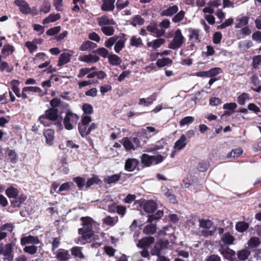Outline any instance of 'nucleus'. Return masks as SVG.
<instances>
[{
    "label": "nucleus",
    "instance_id": "f257e3e1",
    "mask_svg": "<svg viewBox=\"0 0 261 261\" xmlns=\"http://www.w3.org/2000/svg\"><path fill=\"white\" fill-rule=\"evenodd\" d=\"M83 227L78 229L79 233L81 236L78 239L77 243L85 244L90 242L94 235L93 227L95 226L96 223L89 217H84L81 218Z\"/></svg>",
    "mask_w": 261,
    "mask_h": 261
},
{
    "label": "nucleus",
    "instance_id": "f03ea898",
    "mask_svg": "<svg viewBox=\"0 0 261 261\" xmlns=\"http://www.w3.org/2000/svg\"><path fill=\"white\" fill-rule=\"evenodd\" d=\"M91 117L88 115H83L82 117L81 122L78 124L79 133L82 137H85L90 134L91 132L97 127V124L92 123L90 126L89 124L91 122Z\"/></svg>",
    "mask_w": 261,
    "mask_h": 261
},
{
    "label": "nucleus",
    "instance_id": "7ed1b4c3",
    "mask_svg": "<svg viewBox=\"0 0 261 261\" xmlns=\"http://www.w3.org/2000/svg\"><path fill=\"white\" fill-rule=\"evenodd\" d=\"M58 111L55 108H50L47 110L43 115L40 116L38 120L45 126H48L51 124V121H56L58 118Z\"/></svg>",
    "mask_w": 261,
    "mask_h": 261
},
{
    "label": "nucleus",
    "instance_id": "20e7f679",
    "mask_svg": "<svg viewBox=\"0 0 261 261\" xmlns=\"http://www.w3.org/2000/svg\"><path fill=\"white\" fill-rule=\"evenodd\" d=\"M185 38L180 29H177L174 34L172 40L169 43L168 47L173 50L179 48L184 43Z\"/></svg>",
    "mask_w": 261,
    "mask_h": 261
},
{
    "label": "nucleus",
    "instance_id": "39448f33",
    "mask_svg": "<svg viewBox=\"0 0 261 261\" xmlns=\"http://www.w3.org/2000/svg\"><path fill=\"white\" fill-rule=\"evenodd\" d=\"M79 119V117L71 112H67L64 120L63 124L65 128L67 130H71L76 125Z\"/></svg>",
    "mask_w": 261,
    "mask_h": 261
},
{
    "label": "nucleus",
    "instance_id": "423d86ee",
    "mask_svg": "<svg viewBox=\"0 0 261 261\" xmlns=\"http://www.w3.org/2000/svg\"><path fill=\"white\" fill-rule=\"evenodd\" d=\"M169 242L166 240H160L154 244L153 247L151 250L152 255L159 256L161 255V251L168 248Z\"/></svg>",
    "mask_w": 261,
    "mask_h": 261
},
{
    "label": "nucleus",
    "instance_id": "0eeeda50",
    "mask_svg": "<svg viewBox=\"0 0 261 261\" xmlns=\"http://www.w3.org/2000/svg\"><path fill=\"white\" fill-rule=\"evenodd\" d=\"M219 251L223 256L224 258L230 261H234L236 252L228 247L224 248L223 245L221 244Z\"/></svg>",
    "mask_w": 261,
    "mask_h": 261
},
{
    "label": "nucleus",
    "instance_id": "6e6552de",
    "mask_svg": "<svg viewBox=\"0 0 261 261\" xmlns=\"http://www.w3.org/2000/svg\"><path fill=\"white\" fill-rule=\"evenodd\" d=\"M146 30L156 37H161L165 34V31L161 30L154 22H151L148 25Z\"/></svg>",
    "mask_w": 261,
    "mask_h": 261
},
{
    "label": "nucleus",
    "instance_id": "1a4fd4ad",
    "mask_svg": "<svg viewBox=\"0 0 261 261\" xmlns=\"http://www.w3.org/2000/svg\"><path fill=\"white\" fill-rule=\"evenodd\" d=\"M126 41V38L124 34L117 36L114 46V50L116 53H119L124 47Z\"/></svg>",
    "mask_w": 261,
    "mask_h": 261
},
{
    "label": "nucleus",
    "instance_id": "9d476101",
    "mask_svg": "<svg viewBox=\"0 0 261 261\" xmlns=\"http://www.w3.org/2000/svg\"><path fill=\"white\" fill-rule=\"evenodd\" d=\"M235 240L236 239L229 232H226L221 237L220 245L221 244L223 245V246L224 245H231L233 244Z\"/></svg>",
    "mask_w": 261,
    "mask_h": 261
},
{
    "label": "nucleus",
    "instance_id": "9b49d317",
    "mask_svg": "<svg viewBox=\"0 0 261 261\" xmlns=\"http://www.w3.org/2000/svg\"><path fill=\"white\" fill-rule=\"evenodd\" d=\"M14 3L19 7L20 12L24 14L31 13V8L24 0H15Z\"/></svg>",
    "mask_w": 261,
    "mask_h": 261
},
{
    "label": "nucleus",
    "instance_id": "f8f14e48",
    "mask_svg": "<svg viewBox=\"0 0 261 261\" xmlns=\"http://www.w3.org/2000/svg\"><path fill=\"white\" fill-rule=\"evenodd\" d=\"M74 53V52L73 50H68L67 52L60 55L58 64V66H61L68 63L70 60L71 57Z\"/></svg>",
    "mask_w": 261,
    "mask_h": 261
},
{
    "label": "nucleus",
    "instance_id": "ddd939ff",
    "mask_svg": "<svg viewBox=\"0 0 261 261\" xmlns=\"http://www.w3.org/2000/svg\"><path fill=\"white\" fill-rule=\"evenodd\" d=\"M221 0L211 1L207 3V6L205 7L202 11L204 13L212 14L214 12V8H217L221 5Z\"/></svg>",
    "mask_w": 261,
    "mask_h": 261
},
{
    "label": "nucleus",
    "instance_id": "4468645a",
    "mask_svg": "<svg viewBox=\"0 0 261 261\" xmlns=\"http://www.w3.org/2000/svg\"><path fill=\"white\" fill-rule=\"evenodd\" d=\"M139 164V161L136 159H128L126 160L124 165L125 169L127 171H133Z\"/></svg>",
    "mask_w": 261,
    "mask_h": 261
},
{
    "label": "nucleus",
    "instance_id": "2eb2a0df",
    "mask_svg": "<svg viewBox=\"0 0 261 261\" xmlns=\"http://www.w3.org/2000/svg\"><path fill=\"white\" fill-rule=\"evenodd\" d=\"M187 31L189 33L188 37L190 40H193L195 42L197 43L200 42V40L199 39V30L190 28L187 29Z\"/></svg>",
    "mask_w": 261,
    "mask_h": 261
},
{
    "label": "nucleus",
    "instance_id": "dca6fc26",
    "mask_svg": "<svg viewBox=\"0 0 261 261\" xmlns=\"http://www.w3.org/2000/svg\"><path fill=\"white\" fill-rule=\"evenodd\" d=\"M154 242V238L152 237H144L139 240L137 246L138 247L144 248L148 247Z\"/></svg>",
    "mask_w": 261,
    "mask_h": 261
},
{
    "label": "nucleus",
    "instance_id": "f3484780",
    "mask_svg": "<svg viewBox=\"0 0 261 261\" xmlns=\"http://www.w3.org/2000/svg\"><path fill=\"white\" fill-rule=\"evenodd\" d=\"M70 257V255L66 250L60 249L56 253V258L59 261H67Z\"/></svg>",
    "mask_w": 261,
    "mask_h": 261
},
{
    "label": "nucleus",
    "instance_id": "a211bd4d",
    "mask_svg": "<svg viewBox=\"0 0 261 261\" xmlns=\"http://www.w3.org/2000/svg\"><path fill=\"white\" fill-rule=\"evenodd\" d=\"M116 0H102L101 9L104 11H112L115 8Z\"/></svg>",
    "mask_w": 261,
    "mask_h": 261
},
{
    "label": "nucleus",
    "instance_id": "6ab92c4d",
    "mask_svg": "<svg viewBox=\"0 0 261 261\" xmlns=\"http://www.w3.org/2000/svg\"><path fill=\"white\" fill-rule=\"evenodd\" d=\"M79 59L82 62L88 63H94L98 61L99 58L97 56L89 54L80 56Z\"/></svg>",
    "mask_w": 261,
    "mask_h": 261
},
{
    "label": "nucleus",
    "instance_id": "aec40b11",
    "mask_svg": "<svg viewBox=\"0 0 261 261\" xmlns=\"http://www.w3.org/2000/svg\"><path fill=\"white\" fill-rule=\"evenodd\" d=\"M157 208V205L155 202L152 200L146 201L143 205L144 211L147 213H152L154 212Z\"/></svg>",
    "mask_w": 261,
    "mask_h": 261
},
{
    "label": "nucleus",
    "instance_id": "412c9836",
    "mask_svg": "<svg viewBox=\"0 0 261 261\" xmlns=\"http://www.w3.org/2000/svg\"><path fill=\"white\" fill-rule=\"evenodd\" d=\"M39 240L37 237L29 236L23 237L21 238L20 243L22 245H25L27 244H38Z\"/></svg>",
    "mask_w": 261,
    "mask_h": 261
},
{
    "label": "nucleus",
    "instance_id": "4be33fe9",
    "mask_svg": "<svg viewBox=\"0 0 261 261\" xmlns=\"http://www.w3.org/2000/svg\"><path fill=\"white\" fill-rule=\"evenodd\" d=\"M97 21L98 24L101 27L115 24L114 20L110 19L107 15H103L97 18Z\"/></svg>",
    "mask_w": 261,
    "mask_h": 261
},
{
    "label": "nucleus",
    "instance_id": "5701e85b",
    "mask_svg": "<svg viewBox=\"0 0 261 261\" xmlns=\"http://www.w3.org/2000/svg\"><path fill=\"white\" fill-rule=\"evenodd\" d=\"M249 21V17L247 16H243L238 17L236 19V24L235 28L237 29H241L243 27L247 26Z\"/></svg>",
    "mask_w": 261,
    "mask_h": 261
},
{
    "label": "nucleus",
    "instance_id": "b1692460",
    "mask_svg": "<svg viewBox=\"0 0 261 261\" xmlns=\"http://www.w3.org/2000/svg\"><path fill=\"white\" fill-rule=\"evenodd\" d=\"M15 50L14 47L10 44H5L2 49V54L6 58L12 55Z\"/></svg>",
    "mask_w": 261,
    "mask_h": 261
},
{
    "label": "nucleus",
    "instance_id": "393cba45",
    "mask_svg": "<svg viewBox=\"0 0 261 261\" xmlns=\"http://www.w3.org/2000/svg\"><path fill=\"white\" fill-rule=\"evenodd\" d=\"M43 135L46 138V143L50 145H52L54 138V130L51 129H46L44 131Z\"/></svg>",
    "mask_w": 261,
    "mask_h": 261
},
{
    "label": "nucleus",
    "instance_id": "a878e982",
    "mask_svg": "<svg viewBox=\"0 0 261 261\" xmlns=\"http://www.w3.org/2000/svg\"><path fill=\"white\" fill-rule=\"evenodd\" d=\"M178 10L177 6H173L168 8L166 9L163 10L161 14L162 16H171L175 14Z\"/></svg>",
    "mask_w": 261,
    "mask_h": 261
},
{
    "label": "nucleus",
    "instance_id": "bb28decb",
    "mask_svg": "<svg viewBox=\"0 0 261 261\" xmlns=\"http://www.w3.org/2000/svg\"><path fill=\"white\" fill-rule=\"evenodd\" d=\"M186 138L184 135H182L175 143L174 146V148L178 150H181L187 145Z\"/></svg>",
    "mask_w": 261,
    "mask_h": 261
},
{
    "label": "nucleus",
    "instance_id": "cd10ccee",
    "mask_svg": "<svg viewBox=\"0 0 261 261\" xmlns=\"http://www.w3.org/2000/svg\"><path fill=\"white\" fill-rule=\"evenodd\" d=\"M156 230V225L150 223V224L145 226L143 229V232L147 235L153 234Z\"/></svg>",
    "mask_w": 261,
    "mask_h": 261
},
{
    "label": "nucleus",
    "instance_id": "c85d7f7f",
    "mask_svg": "<svg viewBox=\"0 0 261 261\" xmlns=\"http://www.w3.org/2000/svg\"><path fill=\"white\" fill-rule=\"evenodd\" d=\"M108 58L110 64L114 66L119 65L122 62L121 58L115 54L110 55Z\"/></svg>",
    "mask_w": 261,
    "mask_h": 261
},
{
    "label": "nucleus",
    "instance_id": "c756f323",
    "mask_svg": "<svg viewBox=\"0 0 261 261\" xmlns=\"http://www.w3.org/2000/svg\"><path fill=\"white\" fill-rule=\"evenodd\" d=\"M97 46L96 44L91 41H86L83 42L80 47L82 51H86L90 49H93Z\"/></svg>",
    "mask_w": 261,
    "mask_h": 261
},
{
    "label": "nucleus",
    "instance_id": "7c9ffc66",
    "mask_svg": "<svg viewBox=\"0 0 261 261\" xmlns=\"http://www.w3.org/2000/svg\"><path fill=\"white\" fill-rule=\"evenodd\" d=\"M120 174H116L112 176H107L104 178V181L108 184H112L118 181L120 178Z\"/></svg>",
    "mask_w": 261,
    "mask_h": 261
},
{
    "label": "nucleus",
    "instance_id": "2f4dec72",
    "mask_svg": "<svg viewBox=\"0 0 261 261\" xmlns=\"http://www.w3.org/2000/svg\"><path fill=\"white\" fill-rule=\"evenodd\" d=\"M61 18L60 14H51L47 17L45 18L43 20V24H46L49 22H55Z\"/></svg>",
    "mask_w": 261,
    "mask_h": 261
},
{
    "label": "nucleus",
    "instance_id": "473e14b6",
    "mask_svg": "<svg viewBox=\"0 0 261 261\" xmlns=\"http://www.w3.org/2000/svg\"><path fill=\"white\" fill-rule=\"evenodd\" d=\"M19 83L20 82L19 81L15 80H12L10 83V84L12 86L11 88L12 91L18 97H21V94L20 93V90L18 88Z\"/></svg>",
    "mask_w": 261,
    "mask_h": 261
},
{
    "label": "nucleus",
    "instance_id": "72a5a7b5",
    "mask_svg": "<svg viewBox=\"0 0 261 261\" xmlns=\"http://www.w3.org/2000/svg\"><path fill=\"white\" fill-rule=\"evenodd\" d=\"M248 228V223L244 221L238 222L236 224V229L240 232H243L245 231Z\"/></svg>",
    "mask_w": 261,
    "mask_h": 261
},
{
    "label": "nucleus",
    "instance_id": "f704fd0d",
    "mask_svg": "<svg viewBox=\"0 0 261 261\" xmlns=\"http://www.w3.org/2000/svg\"><path fill=\"white\" fill-rule=\"evenodd\" d=\"M261 243L259 238L257 237L251 238L248 242V245L250 248H253L257 247Z\"/></svg>",
    "mask_w": 261,
    "mask_h": 261
},
{
    "label": "nucleus",
    "instance_id": "c9c22d12",
    "mask_svg": "<svg viewBox=\"0 0 261 261\" xmlns=\"http://www.w3.org/2000/svg\"><path fill=\"white\" fill-rule=\"evenodd\" d=\"M118 220L117 217H112L108 216L102 220V221L105 224L113 226L118 222Z\"/></svg>",
    "mask_w": 261,
    "mask_h": 261
},
{
    "label": "nucleus",
    "instance_id": "e433bc0d",
    "mask_svg": "<svg viewBox=\"0 0 261 261\" xmlns=\"http://www.w3.org/2000/svg\"><path fill=\"white\" fill-rule=\"evenodd\" d=\"M15 198L11 201V204L13 207H19L25 200L27 196L25 195L21 194L18 197Z\"/></svg>",
    "mask_w": 261,
    "mask_h": 261
},
{
    "label": "nucleus",
    "instance_id": "4c0bfd02",
    "mask_svg": "<svg viewBox=\"0 0 261 261\" xmlns=\"http://www.w3.org/2000/svg\"><path fill=\"white\" fill-rule=\"evenodd\" d=\"M250 254V252L247 249H243L237 252V255L239 259L245 260L247 259Z\"/></svg>",
    "mask_w": 261,
    "mask_h": 261
},
{
    "label": "nucleus",
    "instance_id": "58836bf2",
    "mask_svg": "<svg viewBox=\"0 0 261 261\" xmlns=\"http://www.w3.org/2000/svg\"><path fill=\"white\" fill-rule=\"evenodd\" d=\"M144 19L140 15H136L133 17L130 24L136 27L137 25H141L144 23Z\"/></svg>",
    "mask_w": 261,
    "mask_h": 261
},
{
    "label": "nucleus",
    "instance_id": "ea45409f",
    "mask_svg": "<svg viewBox=\"0 0 261 261\" xmlns=\"http://www.w3.org/2000/svg\"><path fill=\"white\" fill-rule=\"evenodd\" d=\"M151 160V155H149L147 154H143L141 157L142 163L147 167L152 165Z\"/></svg>",
    "mask_w": 261,
    "mask_h": 261
},
{
    "label": "nucleus",
    "instance_id": "a19ab883",
    "mask_svg": "<svg viewBox=\"0 0 261 261\" xmlns=\"http://www.w3.org/2000/svg\"><path fill=\"white\" fill-rule=\"evenodd\" d=\"M6 195L10 198H16L18 195V190L14 187H9L6 190Z\"/></svg>",
    "mask_w": 261,
    "mask_h": 261
},
{
    "label": "nucleus",
    "instance_id": "79ce46f5",
    "mask_svg": "<svg viewBox=\"0 0 261 261\" xmlns=\"http://www.w3.org/2000/svg\"><path fill=\"white\" fill-rule=\"evenodd\" d=\"M101 31L107 36H112L115 32L114 27L109 25L101 27Z\"/></svg>",
    "mask_w": 261,
    "mask_h": 261
},
{
    "label": "nucleus",
    "instance_id": "37998d69",
    "mask_svg": "<svg viewBox=\"0 0 261 261\" xmlns=\"http://www.w3.org/2000/svg\"><path fill=\"white\" fill-rule=\"evenodd\" d=\"M172 63V60L168 58L158 59L156 62V65L159 67H163Z\"/></svg>",
    "mask_w": 261,
    "mask_h": 261
},
{
    "label": "nucleus",
    "instance_id": "c03bdc74",
    "mask_svg": "<svg viewBox=\"0 0 261 261\" xmlns=\"http://www.w3.org/2000/svg\"><path fill=\"white\" fill-rule=\"evenodd\" d=\"M163 216L162 211H158L155 215H148L147 222L152 223L154 220L160 219Z\"/></svg>",
    "mask_w": 261,
    "mask_h": 261
},
{
    "label": "nucleus",
    "instance_id": "a18cd8bd",
    "mask_svg": "<svg viewBox=\"0 0 261 261\" xmlns=\"http://www.w3.org/2000/svg\"><path fill=\"white\" fill-rule=\"evenodd\" d=\"M122 144L126 150H129L131 149H135V147L128 138H124L122 139Z\"/></svg>",
    "mask_w": 261,
    "mask_h": 261
},
{
    "label": "nucleus",
    "instance_id": "49530a36",
    "mask_svg": "<svg viewBox=\"0 0 261 261\" xmlns=\"http://www.w3.org/2000/svg\"><path fill=\"white\" fill-rule=\"evenodd\" d=\"M199 226L201 228L210 229L213 225V223L210 220L201 219L199 220Z\"/></svg>",
    "mask_w": 261,
    "mask_h": 261
},
{
    "label": "nucleus",
    "instance_id": "de8ad7c7",
    "mask_svg": "<svg viewBox=\"0 0 261 261\" xmlns=\"http://www.w3.org/2000/svg\"><path fill=\"white\" fill-rule=\"evenodd\" d=\"M239 31V34H237L239 39L241 38V35L243 36H246L250 35L251 33V30L248 26L243 27Z\"/></svg>",
    "mask_w": 261,
    "mask_h": 261
},
{
    "label": "nucleus",
    "instance_id": "09e8293b",
    "mask_svg": "<svg viewBox=\"0 0 261 261\" xmlns=\"http://www.w3.org/2000/svg\"><path fill=\"white\" fill-rule=\"evenodd\" d=\"M71 254L72 255L75 256V257H79L80 258H83L84 256L83 253L81 251V248L79 247H74L71 249Z\"/></svg>",
    "mask_w": 261,
    "mask_h": 261
},
{
    "label": "nucleus",
    "instance_id": "8fccbe9b",
    "mask_svg": "<svg viewBox=\"0 0 261 261\" xmlns=\"http://www.w3.org/2000/svg\"><path fill=\"white\" fill-rule=\"evenodd\" d=\"M194 118L192 116H187L181 119L179 121L180 126L192 123L194 121Z\"/></svg>",
    "mask_w": 261,
    "mask_h": 261
},
{
    "label": "nucleus",
    "instance_id": "3c124183",
    "mask_svg": "<svg viewBox=\"0 0 261 261\" xmlns=\"http://www.w3.org/2000/svg\"><path fill=\"white\" fill-rule=\"evenodd\" d=\"M243 151V149L240 148H237L232 150V151L228 154V158H237L239 156L242 154Z\"/></svg>",
    "mask_w": 261,
    "mask_h": 261
},
{
    "label": "nucleus",
    "instance_id": "603ef678",
    "mask_svg": "<svg viewBox=\"0 0 261 261\" xmlns=\"http://www.w3.org/2000/svg\"><path fill=\"white\" fill-rule=\"evenodd\" d=\"M159 132V130L152 126H147L145 128L142 129V133L146 136H147L149 133H152L154 135L157 134Z\"/></svg>",
    "mask_w": 261,
    "mask_h": 261
},
{
    "label": "nucleus",
    "instance_id": "864d4df0",
    "mask_svg": "<svg viewBox=\"0 0 261 261\" xmlns=\"http://www.w3.org/2000/svg\"><path fill=\"white\" fill-rule=\"evenodd\" d=\"M130 44L132 46L139 47L142 45V39L140 37L133 36L130 39Z\"/></svg>",
    "mask_w": 261,
    "mask_h": 261
},
{
    "label": "nucleus",
    "instance_id": "5fc2aeb1",
    "mask_svg": "<svg viewBox=\"0 0 261 261\" xmlns=\"http://www.w3.org/2000/svg\"><path fill=\"white\" fill-rule=\"evenodd\" d=\"M185 15V11L181 10L172 18V21L175 23L179 22L184 19Z\"/></svg>",
    "mask_w": 261,
    "mask_h": 261
},
{
    "label": "nucleus",
    "instance_id": "6e6d98bb",
    "mask_svg": "<svg viewBox=\"0 0 261 261\" xmlns=\"http://www.w3.org/2000/svg\"><path fill=\"white\" fill-rule=\"evenodd\" d=\"M167 143L164 139H161L160 141L158 142L156 144L154 145L153 148H150L149 151H154L156 150L162 149Z\"/></svg>",
    "mask_w": 261,
    "mask_h": 261
},
{
    "label": "nucleus",
    "instance_id": "4d7b16f0",
    "mask_svg": "<svg viewBox=\"0 0 261 261\" xmlns=\"http://www.w3.org/2000/svg\"><path fill=\"white\" fill-rule=\"evenodd\" d=\"M1 56L0 55V70H6L7 72H11L13 70L12 67H9L8 64L6 62H1Z\"/></svg>",
    "mask_w": 261,
    "mask_h": 261
},
{
    "label": "nucleus",
    "instance_id": "13d9d810",
    "mask_svg": "<svg viewBox=\"0 0 261 261\" xmlns=\"http://www.w3.org/2000/svg\"><path fill=\"white\" fill-rule=\"evenodd\" d=\"M170 21L168 19H165L162 21L160 22L159 27L160 28L161 30L165 31V30L168 29L170 27Z\"/></svg>",
    "mask_w": 261,
    "mask_h": 261
},
{
    "label": "nucleus",
    "instance_id": "bf43d9fd",
    "mask_svg": "<svg viewBox=\"0 0 261 261\" xmlns=\"http://www.w3.org/2000/svg\"><path fill=\"white\" fill-rule=\"evenodd\" d=\"M53 5L59 12H62L64 10L63 0H53Z\"/></svg>",
    "mask_w": 261,
    "mask_h": 261
},
{
    "label": "nucleus",
    "instance_id": "052dcab7",
    "mask_svg": "<svg viewBox=\"0 0 261 261\" xmlns=\"http://www.w3.org/2000/svg\"><path fill=\"white\" fill-rule=\"evenodd\" d=\"M50 4L48 1H44L42 6L40 8V11L41 12L47 13L50 11Z\"/></svg>",
    "mask_w": 261,
    "mask_h": 261
},
{
    "label": "nucleus",
    "instance_id": "680f3d73",
    "mask_svg": "<svg viewBox=\"0 0 261 261\" xmlns=\"http://www.w3.org/2000/svg\"><path fill=\"white\" fill-rule=\"evenodd\" d=\"M249 97L248 94L243 93L238 96L237 101L240 105H243L245 104V101L249 99Z\"/></svg>",
    "mask_w": 261,
    "mask_h": 261
},
{
    "label": "nucleus",
    "instance_id": "e2e57ef3",
    "mask_svg": "<svg viewBox=\"0 0 261 261\" xmlns=\"http://www.w3.org/2000/svg\"><path fill=\"white\" fill-rule=\"evenodd\" d=\"M165 196L169 201L171 203H175L177 202L175 196L169 190H167V192L165 193Z\"/></svg>",
    "mask_w": 261,
    "mask_h": 261
},
{
    "label": "nucleus",
    "instance_id": "0e129e2a",
    "mask_svg": "<svg viewBox=\"0 0 261 261\" xmlns=\"http://www.w3.org/2000/svg\"><path fill=\"white\" fill-rule=\"evenodd\" d=\"M37 247L35 246H27L23 248V251L30 254H34L37 252Z\"/></svg>",
    "mask_w": 261,
    "mask_h": 261
},
{
    "label": "nucleus",
    "instance_id": "69168bd1",
    "mask_svg": "<svg viewBox=\"0 0 261 261\" xmlns=\"http://www.w3.org/2000/svg\"><path fill=\"white\" fill-rule=\"evenodd\" d=\"M8 155L10 158L11 162L14 163L16 162L17 160V154L15 151L13 150L9 149H7Z\"/></svg>",
    "mask_w": 261,
    "mask_h": 261
},
{
    "label": "nucleus",
    "instance_id": "338daca9",
    "mask_svg": "<svg viewBox=\"0 0 261 261\" xmlns=\"http://www.w3.org/2000/svg\"><path fill=\"white\" fill-rule=\"evenodd\" d=\"M117 36H114L113 37L109 38L105 42V46L108 48L111 47L114 44H115V42L117 41Z\"/></svg>",
    "mask_w": 261,
    "mask_h": 261
},
{
    "label": "nucleus",
    "instance_id": "774afa93",
    "mask_svg": "<svg viewBox=\"0 0 261 261\" xmlns=\"http://www.w3.org/2000/svg\"><path fill=\"white\" fill-rule=\"evenodd\" d=\"M25 46L29 49L30 53H32L37 48V46L34 42L27 41L25 43Z\"/></svg>",
    "mask_w": 261,
    "mask_h": 261
}]
</instances>
